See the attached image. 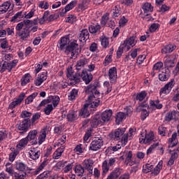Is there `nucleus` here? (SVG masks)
Returning <instances> with one entry per match:
<instances>
[{
	"label": "nucleus",
	"instance_id": "nucleus-57",
	"mask_svg": "<svg viewBox=\"0 0 179 179\" xmlns=\"http://www.w3.org/2000/svg\"><path fill=\"white\" fill-rule=\"evenodd\" d=\"M101 44L102 45V47H103V48H107V47H108V38L106 37V36H101Z\"/></svg>",
	"mask_w": 179,
	"mask_h": 179
},
{
	"label": "nucleus",
	"instance_id": "nucleus-56",
	"mask_svg": "<svg viewBox=\"0 0 179 179\" xmlns=\"http://www.w3.org/2000/svg\"><path fill=\"white\" fill-rule=\"evenodd\" d=\"M50 174H51V171H44L43 173L40 174L39 176H38L36 179H46V178H48V176H50Z\"/></svg>",
	"mask_w": 179,
	"mask_h": 179
},
{
	"label": "nucleus",
	"instance_id": "nucleus-34",
	"mask_svg": "<svg viewBox=\"0 0 179 179\" xmlns=\"http://www.w3.org/2000/svg\"><path fill=\"white\" fill-rule=\"evenodd\" d=\"M143 10L144 13L148 16L151 12H153V6L150 3H145L143 6Z\"/></svg>",
	"mask_w": 179,
	"mask_h": 179
},
{
	"label": "nucleus",
	"instance_id": "nucleus-26",
	"mask_svg": "<svg viewBox=\"0 0 179 179\" xmlns=\"http://www.w3.org/2000/svg\"><path fill=\"white\" fill-rule=\"evenodd\" d=\"M120 176L121 169L120 168H116L108 176L106 179H117Z\"/></svg>",
	"mask_w": 179,
	"mask_h": 179
},
{
	"label": "nucleus",
	"instance_id": "nucleus-40",
	"mask_svg": "<svg viewBox=\"0 0 179 179\" xmlns=\"http://www.w3.org/2000/svg\"><path fill=\"white\" fill-rule=\"evenodd\" d=\"M49 103H52L53 107H57L59 103V96L55 95V96H49Z\"/></svg>",
	"mask_w": 179,
	"mask_h": 179
},
{
	"label": "nucleus",
	"instance_id": "nucleus-29",
	"mask_svg": "<svg viewBox=\"0 0 179 179\" xmlns=\"http://www.w3.org/2000/svg\"><path fill=\"white\" fill-rule=\"evenodd\" d=\"M45 138H47V131L45 130H42L38 137L37 144L43 145V143L45 141Z\"/></svg>",
	"mask_w": 179,
	"mask_h": 179
},
{
	"label": "nucleus",
	"instance_id": "nucleus-30",
	"mask_svg": "<svg viewBox=\"0 0 179 179\" xmlns=\"http://www.w3.org/2000/svg\"><path fill=\"white\" fill-rule=\"evenodd\" d=\"M176 64V59L173 57H166L164 62V65L166 68H173Z\"/></svg>",
	"mask_w": 179,
	"mask_h": 179
},
{
	"label": "nucleus",
	"instance_id": "nucleus-18",
	"mask_svg": "<svg viewBox=\"0 0 179 179\" xmlns=\"http://www.w3.org/2000/svg\"><path fill=\"white\" fill-rule=\"evenodd\" d=\"M29 155L30 159H32V160H37L40 157L41 152L38 148H31L29 152Z\"/></svg>",
	"mask_w": 179,
	"mask_h": 179
},
{
	"label": "nucleus",
	"instance_id": "nucleus-48",
	"mask_svg": "<svg viewBox=\"0 0 179 179\" xmlns=\"http://www.w3.org/2000/svg\"><path fill=\"white\" fill-rule=\"evenodd\" d=\"M78 97V90L76 89H73L70 92V94L69 95V100L70 101H73Z\"/></svg>",
	"mask_w": 179,
	"mask_h": 179
},
{
	"label": "nucleus",
	"instance_id": "nucleus-13",
	"mask_svg": "<svg viewBox=\"0 0 179 179\" xmlns=\"http://www.w3.org/2000/svg\"><path fill=\"white\" fill-rule=\"evenodd\" d=\"M146 107H149V106H148V104H146V103L140 104L137 107V111H141V118L142 121H145V120H146V118H148V117H149V111H148L146 109H144Z\"/></svg>",
	"mask_w": 179,
	"mask_h": 179
},
{
	"label": "nucleus",
	"instance_id": "nucleus-58",
	"mask_svg": "<svg viewBox=\"0 0 179 179\" xmlns=\"http://www.w3.org/2000/svg\"><path fill=\"white\" fill-rule=\"evenodd\" d=\"M102 170L103 173L106 174V173H108V170H110V164H108V162L107 160L103 161L102 164Z\"/></svg>",
	"mask_w": 179,
	"mask_h": 179
},
{
	"label": "nucleus",
	"instance_id": "nucleus-22",
	"mask_svg": "<svg viewBox=\"0 0 179 179\" xmlns=\"http://www.w3.org/2000/svg\"><path fill=\"white\" fill-rule=\"evenodd\" d=\"M161 82H166L170 78V71L169 69H164L158 76Z\"/></svg>",
	"mask_w": 179,
	"mask_h": 179
},
{
	"label": "nucleus",
	"instance_id": "nucleus-63",
	"mask_svg": "<svg viewBox=\"0 0 179 179\" xmlns=\"http://www.w3.org/2000/svg\"><path fill=\"white\" fill-rule=\"evenodd\" d=\"M48 163H47V160H44L38 166V168L36 169V174H38V173H40V171H41V170H43L44 169V167H45V166H47Z\"/></svg>",
	"mask_w": 179,
	"mask_h": 179
},
{
	"label": "nucleus",
	"instance_id": "nucleus-44",
	"mask_svg": "<svg viewBox=\"0 0 179 179\" xmlns=\"http://www.w3.org/2000/svg\"><path fill=\"white\" fill-rule=\"evenodd\" d=\"M31 78V76H30V74H29V73L25 74L21 79L22 86H26V85H27V83H29V82H30Z\"/></svg>",
	"mask_w": 179,
	"mask_h": 179
},
{
	"label": "nucleus",
	"instance_id": "nucleus-46",
	"mask_svg": "<svg viewBox=\"0 0 179 179\" xmlns=\"http://www.w3.org/2000/svg\"><path fill=\"white\" fill-rule=\"evenodd\" d=\"M6 172L10 176H13L15 174V171H13V165L10 163H7L6 164Z\"/></svg>",
	"mask_w": 179,
	"mask_h": 179
},
{
	"label": "nucleus",
	"instance_id": "nucleus-20",
	"mask_svg": "<svg viewBox=\"0 0 179 179\" xmlns=\"http://www.w3.org/2000/svg\"><path fill=\"white\" fill-rule=\"evenodd\" d=\"M112 115H113L112 110H106L103 111L101 114L102 124H104V122H108V121H110V120L111 119Z\"/></svg>",
	"mask_w": 179,
	"mask_h": 179
},
{
	"label": "nucleus",
	"instance_id": "nucleus-52",
	"mask_svg": "<svg viewBox=\"0 0 179 179\" xmlns=\"http://www.w3.org/2000/svg\"><path fill=\"white\" fill-rule=\"evenodd\" d=\"M100 25H90L89 27L90 33H92V34L97 33V31H100Z\"/></svg>",
	"mask_w": 179,
	"mask_h": 179
},
{
	"label": "nucleus",
	"instance_id": "nucleus-64",
	"mask_svg": "<svg viewBox=\"0 0 179 179\" xmlns=\"http://www.w3.org/2000/svg\"><path fill=\"white\" fill-rule=\"evenodd\" d=\"M163 68V62H158L153 66V71H160Z\"/></svg>",
	"mask_w": 179,
	"mask_h": 179
},
{
	"label": "nucleus",
	"instance_id": "nucleus-33",
	"mask_svg": "<svg viewBox=\"0 0 179 179\" xmlns=\"http://www.w3.org/2000/svg\"><path fill=\"white\" fill-rule=\"evenodd\" d=\"M89 108L90 107L87 106V103L85 104L84 108H83L80 111V116L83 117V118L86 117H89L90 115V112H89Z\"/></svg>",
	"mask_w": 179,
	"mask_h": 179
},
{
	"label": "nucleus",
	"instance_id": "nucleus-59",
	"mask_svg": "<svg viewBox=\"0 0 179 179\" xmlns=\"http://www.w3.org/2000/svg\"><path fill=\"white\" fill-rule=\"evenodd\" d=\"M153 170V166L147 164L143 166V173H145V174L148 173H150Z\"/></svg>",
	"mask_w": 179,
	"mask_h": 179
},
{
	"label": "nucleus",
	"instance_id": "nucleus-45",
	"mask_svg": "<svg viewBox=\"0 0 179 179\" xmlns=\"http://www.w3.org/2000/svg\"><path fill=\"white\" fill-rule=\"evenodd\" d=\"M121 15V7L120 6H115L113 9L112 16L113 17H118Z\"/></svg>",
	"mask_w": 179,
	"mask_h": 179
},
{
	"label": "nucleus",
	"instance_id": "nucleus-12",
	"mask_svg": "<svg viewBox=\"0 0 179 179\" xmlns=\"http://www.w3.org/2000/svg\"><path fill=\"white\" fill-rule=\"evenodd\" d=\"M48 75L47 71H45L38 75V77L34 80V85L36 86H41L45 80H47Z\"/></svg>",
	"mask_w": 179,
	"mask_h": 179
},
{
	"label": "nucleus",
	"instance_id": "nucleus-4",
	"mask_svg": "<svg viewBox=\"0 0 179 179\" xmlns=\"http://www.w3.org/2000/svg\"><path fill=\"white\" fill-rule=\"evenodd\" d=\"M125 128L117 129L113 133V138L116 141H120L121 145L125 146L128 143V134H125Z\"/></svg>",
	"mask_w": 179,
	"mask_h": 179
},
{
	"label": "nucleus",
	"instance_id": "nucleus-32",
	"mask_svg": "<svg viewBox=\"0 0 179 179\" xmlns=\"http://www.w3.org/2000/svg\"><path fill=\"white\" fill-rule=\"evenodd\" d=\"M26 12L19 11L12 17V22H20L24 17Z\"/></svg>",
	"mask_w": 179,
	"mask_h": 179
},
{
	"label": "nucleus",
	"instance_id": "nucleus-17",
	"mask_svg": "<svg viewBox=\"0 0 179 179\" xmlns=\"http://www.w3.org/2000/svg\"><path fill=\"white\" fill-rule=\"evenodd\" d=\"M91 0H80L78 5V11L83 12L89 8Z\"/></svg>",
	"mask_w": 179,
	"mask_h": 179
},
{
	"label": "nucleus",
	"instance_id": "nucleus-47",
	"mask_svg": "<svg viewBox=\"0 0 179 179\" xmlns=\"http://www.w3.org/2000/svg\"><path fill=\"white\" fill-rule=\"evenodd\" d=\"M146 96H148V93L145 91H142L136 94V99L138 100V101H143V99H146Z\"/></svg>",
	"mask_w": 179,
	"mask_h": 179
},
{
	"label": "nucleus",
	"instance_id": "nucleus-42",
	"mask_svg": "<svg viewBox=\"0 0 179 179\" xmlns=\"http://www.w3.org/2000/svg\"><path fill=\"white\" fill-rule=\"evenodd\" d=\"M37 96H38V92L32 93L25 99V104H30L31 103H33V100H34Z\"/></svg>",
	"mask_w": 179,
	"mask_h": 179
},
{
	"label": "nucleus",
	"instance_id": "nucleus-36",
	"mask_svg": "<svg viewBox=\"0 0 179 179\" xmlns=\"http://www.w3.org/2000/svg\"><path fill=\"white\" fill-rule=\"evenodd\" d=\"M169 148H173L178 143V140H177V133L174 132L172 134V136L171 138L169 139Z\"/></svg>",
	"mask_w": 179,
	"mask_h": 179
},
{
	"label": "nucleus",
	"instance_id": "nucleus-38",
	"mask_svg": "<svg viewBox=\"0 0 179 179\" xmlns=\"http://www.w3.org/2000/svg\"><path fill=\"white\" fill-rule=\"evenodd\" d=\"M85 173V168L82 165H77L75 167V173L78 177H83Z\"/></svg>",
	"mask_w": 179,
	"mask_h": 179
},
{
	"label": "nucleus",
	"instance_id": "nucleus-37",
	"mask_svg": "<svg viewBox=\"0 0 179 179\" xmlns=\"http://www.w3.org/2000/svg\"><path fill=\"white\" fill-rule=\"evenodd\" d=\"M173 50H176V46L174 44H169L166 45L162 50V54H169L173 52Z\"/></svg>",
	"mask_w": 179,
	"mask_h": 179
},
{
	"label": "nucleus",
	"instance_id": "nucleus-43",
	"mask_svg": "<svg viewBox=\"0 0 179 179\" xmlns=\"http://www.w3.org/2000/svg\"><path fill=\"white\" fill-rule=\"evenodd\" d=\"M93 128H96L98 125H103L101 120L97 118V116L94 117L91 121Z\"/></svg>",
	"mask_w": 179,
	"mask_h": 179
},
{
	"label": "nucleus",
	"instance_id": "nucleus-61",
	"mask_svg": "<svg viewBox=\"0 0 179 179\" xmlns=\"http://www.w3.org/2000/svg\"><path fill=\"white\" fill-rule=\"evenodd\" d=\"M19 155V151L18 150H14L13 152H11L9 155V160L10 162H15V159H16V156Z\"/></svg>",
	"mask_w": 179,
	"mask_h": 179
},
{
	"label": "nucleus",
	"instance_id": "nucleus-21",
	"mask_svg": "<svg viewBox=\"0 0 179 179\" xmlns=\"http://www.w3.org/2000/svg\"><path fill=\"white\" fill-rule=\"evenodd\" d=\"M89 31H87V29H83L80 31L78 40L80 41V43H85V41L89 40Z\"/></svg>",
	"mask_w": 179,
	"mask_h": 179
},
{
	"label": "nucleus",
	"instance_id": "nucleus-23",
	"mask_svg": "<svg viewBox=\"0 0 179 179\" xmlns=\"http://www.w3.org/2000/svg\"><path fill=\"white\" fill-rule=\"evenodd\" d=\"M31 124V121L29 119H26L21 122L18 126V129L20 131H27L29 129V127H30Z\"/></svg>",
	"mask_w": 179,
	"mask_h": 179
},
{
	"label": "nucleus",
	"instance_id": "nucleus-53",
	"mask_svg": "<svg viewBox=\"0 0 179 179\" xmlns=\"http://www.w3.org/2000/svg\"><path fill=\"white\" fill-rule=\"evenodd\" d=\"M15 169L18 171H24L26 170V165L23 162H16Z\"/></svg>",
	"mask_w": 179,
	"mask_h": 179
},
{
	"label": "nucleus",
	"instance_id": "nucleus-14",
	"mask_svg": "<svg viewBox=\"0 0 179 179\" xmlns=\"http://www.w3.org/2000/svg\"><path fill=\"white\" fill-rule=\"evenodd\" d=\"M94 162L92 159H85L83 162V169H86L88 171V174H93V165Z\"/></svg>",
	"mask_w": 179,
	"mask_h": 179
},
{
	"label": "nucleus",
	"instance_id": "nucleus-60",
	"mask_svg": "<svg viewBox=\"0 0 179 179\" xmlns=\"http://www.w3.org/2000/svg\"><path fill=\"white\" fill-rule=\"evenodd\" d=\"M127 23H128V18L125 17V16L121 17L119 20L120 27H124V26L127 25Z\"/></svg>",
	"mask_w": 179,
	"mask_h": 179
},
{
	"label": "nucleus",
	"instance_id": "nucleus-15",
	"mask_svg": "<svg viewBox=\"0 0 179 179\" xmlns=\"http://www.w3.org/2000/svg\"><path fill=\"white\" fill-rule=\"evenodd\" d=\"M37 130L30 131L25 138L29 142H31V145H37Z\"/></svg>",
	"mask_w": 179,
	"mask_h": 179
},
{
	"label": "nucleus",
	"instance_id": "nucleus-6",
	"mask_svg": "<svg viewBox=\"0 0 179 179\" xmlns=\"http://www.w3.org/2000/svg\"><path fill=\"white\" fill-rule=\"evenodd\" d=\"M155 151H157L159 155H163L164 153V149L163 148V145L160 143V141L157 140L153 143L150 148L147 150L146 155L149 156V155L153 154Z\"/></svg>",
	"mask_w": 179,
	"mask_h": 179
},
{
	"label": "nucleus",
	"instance_id": "nucleus-16",
	"mask_svg": "<svg viewBox=\"0 0 179 179\" xmlns=\"http://www.w3.org/2000/svg\"><path fill=\"white\" fill-rule=\"evenodd\" d=\"M108 77H109L110 83H111L112 85L115 83V82H117V68L112 67L109 69Z\"/></svg>",
	"mask_w": 179,
	"mask_h": 179
},
{
	"label": "nucleus",
	"instance_id": "nucleus-10",
	"mask_svg": "<svg viewBox=\"0 0 179 179\" xmlns=\"http://www.w3.org/2000/svg\"><path fill=\"white\" fill-rule=\"evenodd\" d=\"M101 146H103V140L99 138H95L90 143V149L96 152L101 149Z\"/></svg>",
	"mask_w": 179,
	"mask_h": 179
},
{
	"label": "nucleus",
	"instance_id": "nucleus-19",
	"mask_svg": "<svg viewBox=\"0 0 179 179\" xmlns=\"http://www.w3.org/2000/svg\"><path fill=\"white\" fill-rule=\"evenodd\" d=\"M16 36H18L21 40H26L30 36V30L27 28H23L20 31L15 33Z\"/></svg>",
	"mask_w": 179,
	"mask_h": 179
},
{
	"label": "nucleus",
	"instance_id": "nucleus-27",
	"mask_svg": "<svg viewBox=\"0 0 179 179\" xmlns=\"http://www.w3.org/2000/svg\"><path fill=\"white\" fill-rule=\"evenodd\" d=\"M10 8V1H5L0 6V15H3V13H6L8 10Z\"/></svg>",
	"mask_w": 179,
	"mask_h": 179
},
{
	"label": "nucleus",
	"instance_id": "nucleus-2",
	"mask_svg": "<svg viewBox=\"0 0 179 179\" xmlns=\"http://www.w3.org/2000/svg\"><path fill=\"white\" fill-rule=\"evenodd\" d=\"M66 76L68 79L70 80L69 85H71V86H75L76 83H79L80 82V78H82L83 80H85L86 85H89L92 79H93V76L87 70H83L80 76L78 73L75 74L72 67H69L67 69Z\"/></svg>",
	"mask_w": 179,
	"mask_h": 179
},
{
	"label": "nucleus",
	"instance_id": "nucleus-3",
	"mask_svg": "<svg viewBox=\"0 0 179 179\" xmlns=\"http://www.w3.org/2000/svg\"><path fill=\"white\" fill-rule=\"evenodd\" d=\"M85 93L89 94L86 103L87 107L96 108V107H99V106H100V99H99L100 92L97 91L96 86L92 85L87 87L85 90Z\"/></svg>",
	"mask_w": 179,
	"mask_h": 179
},
{
	"label": "nucleus",
	"instance_id": "nucleus-1",
	"mask_svg": "<svg viewBox=\"0 0 179 179\" xmlns=\"http://www.w3.org/2000/svg\"><path fill=\"white\" fill-rule=\"evenodd\" d=\"M58 47L59 50H66V54L67 55L70 54L71 58H76L78 55H79V52H80V49L78 48V41L74 40L71 42L69 35L64 36L60 38Z\"/></svg>",
	"mask_w": 179,
	"mask_h": 179
},
{
	"label": "nucleus",
	"instance_id": "nucleus-49",
	"mask_svg": "<svg viewBox=\"0 0 179 179\" xmlns=\"http://www.w3.org/2000/svg\"><path fill=\"white\" fill-rule=\"evenodd\" d=\"M103 87L106 89V94H108V93L111 92L113 90V85L110 84V82L108 81H105L103 83Z\"/></svg>",
	"mask_w": 179,
	"mask_h": 179
},
{
	"label": "nucleus",
	"instance_id": "nucleus-24",
	"mask_svg": "<svg viewBox=\"0 0 179 179\" xmlns=\"http://www.w3.org/2000/svg\"><path fill=\"white\" fill-rule=\"evenodd\" d=\"M77 3H78V1L76 0L72 1L71 3H69L66 6L65 9L62 10V13H61L60 15L64 16L65 13H66L67 12H69V10H71V9H73V8H75Z\"/></svg>",
	"mask_w": 179,
	"mask_h": 179
},
{
	"label": "nucleus",
	"instance_id": "nucleus-7",
	"mask_svg": "<svg viewBox=\"0 0 179 179\" xmlns=\"http://www.w3.org/2000/svg\"><path fill=\"white\" fill-rule=\"evenodd\" d=\"M140 143H155L157 140H155L153 132L146 134L145 136H141L139 138Z\"/></svg>",
	"mask_w": 179,
	"mask_h": 179
},
{
	"label": "nucleus",
	"instance_id": "nucleus-54",
	"mask_svg": "<svg viewBox=\"0 0 179 179\" xmlns=\"http://www.w3.org/2000/svg\"><path fill=\"white\" fill-rule=\"evenodd\" d=\"M52 110H54V107L52 106V104H48L45 106V108L43 109V111L46 115H50L52 112Z\"/></svg>",
	"mask_w": 179,
	"mask_h": 179
},
{
	"label": "nucleus",
	"instance_id": "nucleus-11",
	"mask_svg": "<svg viewBox=\"0 0 179 179\" xmlns=\"http://www.w3.org/2000/svg\"><path fill=\"white\" fill-rule=\"evenodd\" d=\"M136 45V37L131 36L129 38H127L124 43L123 45L126 48V51H129L132 47H135Z\"/></svg>",
	"mask_w": 179,
	"mask_h": 179
},
{
	"label": "nucleus",
	"instance_id": "nucleus-50",
	"mask_svg": "<svg viewBox=\"0 0 179 179\" xmlns=\"http://www.w3.org/2000/svg\"><path fill=\"white\" fill-rule=\"evenodd\" d=\"M176 110L169 112L165 117L166 121H171L172 120H176Z\"/></svg>",
	"mask_w": 179,
	"mask_h": 179
},
{
	"label": "nucleus",
	"instance_id": "nucleus-8",
	"mask_svg": "<svg viewBox=\"0 0 179 179\" xmlns=\"http://www.w3.org/2000/svg\"><path fill=\"white\" fill-rule=\"evenodd\" d=\"M17 62H19L17 59L13 60L11 63L5 62L1 66L0 72L1 73H3V72H5L6 71L10 72V71H12V69H13V68H15V66L17 65Z\"/></svg>",
	"mask_w": 179,
	"mask_h": 179
},
{
	"label": "nucleus",
	"instance_id": "nucleus-9",
	"mask_svg": "<svg viewBox=\"0 0 179 179\" xmlns=\"http://www.w3.org/2000/svg\"><path fill=\"white\" fill-rule=\"evenodd\" d=\"M174 79H172L171 81L166 83L162 88L160 89L159 94H169L170 92H171L173 87H174Z\"/></svg>",
	"mask_w": 179,
	"mask_h": 179
},
{
	"label": "nucleus",
	"instance_id": "nucleus-41",
	"mask_svg": "<svg viewBox=\"0 0 179 179\" xmlns=\"http://www.w3.org/2000/svg\"><path fill=\"white\" fill-rule=\"evenodd\" d=\"M87 59L86 58L80 59L79 61L77 62L76 69L79 71L80 68H83V66H85V65H87Z\"/></svg>",
	"mask_w": 179,
	"mask_h": 179
},
{
	"label": "nucleus",
	"instance_id": "nucleus-5",
	"mask_svg": "<svg viewBox=\"0 0 179 179\" xmlns=\"http://www.w3.org/2000/svg\"><path fill=\"white\" fill-rule=\"evenodd\" d=\"M155 151H157L159 155H163L164 153V149L163 148V145L160 143V141L157 140L153 143L150 148L147 150L146 155L149 156V155L153 154Z\"/></svg>",
	"mask_w": 179,
	"mask_h": 179
},
{
	"label": "nucleus",
	"instance_id": "nucleus-35",
	"mask_svg": "<svg viewBox=\"0 0 179 179\" xmlns=\"http://www.w3.org/2000/svg\"><path fill=\"white\" fill-rule=\"evenodd\" d=\"M67 119L68 121L72 122L78 120V113L75 110H69V113L67 114Z\"/></svg>",
	"mask_w": 179,
	"mask_h": 179
},
{
	"label": "nucleus",
	"instance_id": "nucleus-55",
	"mask_svg": "<svg viewBox=\"0 0 179 179\" xmlns=\"http://www.w3.org/2000/svg\"><path fill=\"white\" fill-rule=\"evenodd\" d=\"M150 104L152 107H155V108H157V110H161V108H163V104L159 103V101H151Z\"/></svg>",
	"mask_w": 179,
	"mask_h": 179
},
{
	"label": "nucleus",
	"instance_id": "nucleus-25",
	"mask_svg": "<svg viewBox=\"0 0 179 179\" xmlns=\"http://www.w3.org/2000/svg\"><path fill=\"white\" fill-rule=\"evenodd\" d=\"M64 152H65V146L62 145L55 151L52 155V159H55V160L59 159L62 156Z\"/></svg>",
	"mask_w": 179,
	"mask_h": 179
},
{
	"label": "nucleus",
	"instance_id": "nucleus-51",
	"mask_svg": "<svg viewBox=\"0 0 179 179\" xmlns=\"http://www.w3.org/2000/svg\"><path fill=\"white\" fill-rule=\"evenodd\" d=\"M66 141V136H62V137L59 139L57 141L55 142V148H57V146H63L64 143H65Z\"/></svg>",
	"mask_w": 179,
	"mask_h": 179
},
{
	"label": "nucleus",
	"instance_id": "nucleus-31",
	"mask_svg": "<svg viewBox=\"0 0 179 179\" xmlns=\"http://www.w3.org/2000/svg\"><path fill=\"white\" fill-rule=\"evenodd\" d=\"M163 169V161H159L157 165L154 168V169L152 171V176H158V174H160V171Z\"/></svg>",
	"mask_w": 179,
	"mask_h": 179
},
{
	"label": "nucleus",
	"instance_id": "nucleus-28",
	"mask_svg": "<svg viewBox=\"0 0 179 179\" xmlns=\"http://www.w3.org/2000/svg\"><path fill=\"white\" fill-rule=\"evenodd\" d=\"M27 143H29V141H27V138L25 137L22 139H21L18 143L16 145L17 149L18 150H23L26 146H27Z\"/></svg>",
	"mask_w": 179,
	"mask_h": 179
},
{
	"label": "nucleus",
	"instance_id": "nucleus-62",
	"mask_svg": "<svg viewBox=\"0 0 179 179\" xmlns=\"http://www.w3.org/2000/svg\"><path fill=\"white\" fill-rule=\"evenodd\" d=\"M26 178V173H14V179H24Z\"/></svg>",
	"mask_w": 179,
	"mask_h": 179
},
{
	"label": "nucleus",
	"instance_id": "nucleus-39",
	"mask_svg": "<svg viewBox=\"0 0 179 179\" xmlns=\"http://www.w3.org/2000/svg\"><path fill=\"white\" fill-rule=\"evenodd\" d=\"M125 120V113L122 112H119L116 114L115 122L118 125L120 122H122Z\"/></svg>",
	"mask_w": 179,
	"mask_h": 179
}]
</instances>
